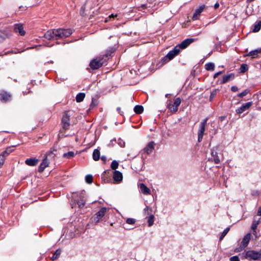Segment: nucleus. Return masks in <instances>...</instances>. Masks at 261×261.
<instances>
[{
  "mask_svg": "<svg viewBox=\"0 0 261 261\" xmlns=\"http://www.w3.org/2000/svg\"><path fill=\"white\" fill-rule=\"evenodd\" d=\"M72 33V30L70 29H53L47 31L44 34V37L48 40H58L66 38Z\"/></svg>",
  "mask_w": 261,
  "mask_h": 261,
  "instance_id": "f257e3e1",
  "label": "nucleus"
},
{
  "mask_svg": "<svg viewBox=\"0 0 261 261\" xmlns=\"http://www.w3.org/2000/svg\"><path fill=\"white\" fill-rule=\"evenodd\" d=\"M114 52V50L113 48H111V50L110 53H108L106 54L105 55L100 56L97 57V58L92 60L89 64L90 67L93 69H97L101 67L106 61L107 58L111 55V54Z\"/></svg>",
  "mask_w": 261,
  "mask_h": 261,
  "instance_id": "f03ea898",
  "label": "nucleus"
},
{
  "mask_svg": "<svg viewBox=\"0 0 261 261\" xmlns=\"http://www.w3.org/2000/svg\"><path fill=\"white\" fill-rule=\"evenodd\" d=\"M244 257L251 260H258L261 258V250L259 251L249 250L243 253Z\"/></svg>",
  "mask_w": 261,
  "mask_h": 261,
  "instance_id": "7ed1b4c3",
  "label": "nucleus"
},
{
  "mask_svg": "<svg viewBox=\"0 0 261 261\" xmlns=\"http://www.w3.org/2000/svg\"><path fill=\"white\" fill-rule=\"evenodd\" d=\"M71 115V112L70 111L64 113L63 115L61 124L63 128L65 130L70 129Z\"/></svg>",
  "mask_w": 261,
  "mask_h": 261,
  "instance_id": "20e7f679",
  "label": "nucleus"
},
{
  "mask_svg": "<svg viewBox=\"0 0 261 261\" xmlns=\"http://www.w3.org/2000/svg\"><path fill=\"white\" fill-rule=\"evenodd\" d=\"M180 51V49L179 48V46L176 45L172 50H170L168 54L163 58L162 59L163 63L165 64L169 62L170 60L173 59L179 53Z\"/></svg>",
  "mask_w": 261,
  "mask_h": 261,
  "instance_id": "39448f33",
  "label": "nucleus"
},
{
  "mask_svg": "<svg viewBox=\"0 0 261 261\" xmlns=\"http://www.w3.org/2000/svg\"><path fill=\"white\" fill-rule=\"evenodd\" d=\"M108 209L106 207L101 208L95 215L92 218V221L97 224L105 215Z\"/></svg>",
  "mask_w": 261,
  "mask_h": 261,
  "instance_id": "423d86ee",
  "label": "nucleus"
},
{
  "mask_svg": "<svg viewBox=\"0 0 261 261\" xmlns=\"http://www.w3.org/2000/svg\"><path fill=\"white\" fill-rule=\"evenodd\" d=\"M181 99L180 98L177 97L175 98L174 100V103L173 104L170 103L168 105V109L172 112H176L178 110V108L180 104L181 103Z\"/></svg>",
  "mask_w": 261,
  "mask_h": 261,
  "instance_id": "0eeeda50",
  "label": "nucleus"
},
{
  "mask_svg": "<svg viewBox=\"0 0 261 261\" xmlns=\"http://www.w3.org/2000/svg\"><path fill=\"white\" fill-rule=\"evenodd\" d=\"M57 151V148L54 146L53 148L50 149L49 151L47 152L46 154H45V156L48 159V160H54L55 158V156H56V152Z\"/></svg>",
  "mask_w": 261,
  "mask_h": 261,
  "instance_id": "6e6552de",
  "label": "nucleus"
},
{
  "mask_svg": "<svg viewBox=\"0 0 261 261\" xmlns=\"http://www.w3.org/2000/svg\"><path fill=\"white\" fill-rule=\"evenodd\" d=\"M205 8V6L204 5H202L200 6L198 8L196 9L195 13L192 17V19L193 20L198 19L201 13L203 12Z\"/></svg>",
  "mask_w": 261,
  "mask_h": 261,
  "instance_id": "1a4fd4ad",
  "label": "nucleus"
},
{
  "mask_svg": "<svg viewBox=\"0 0 261 261\" xmlns=\"http://www.w3.org/2000/svg\"><path fill=\"white\" fill-rule=\"evenodd\" d=\"M49 160L45 156L38 168V171L42 172L49 166Z\"/></svg>",
  "mask_w": 261,
  "mask_h": 261,
  "instance_id": "9d476101",
  "label": "nucleus"
},
{
  "mask_svg": "<svg viewBox=\"0 0 261 261\" xmlns=\"http://www.w3.org/2000/svg\"><path fill=\"white\" fill-rule=\"evenodd\" d=\"M252 105V102H248L243 104L241 107L236 110V112L238 114H241L247 110L249 109Z\"/></svg>",
  "mask_w": 261,
  "mask_h": 261,
  "instance_id": "9b49d317",
  "label": "nucleus"
},
{
  "mask_svg": "<svg viewBox=\"0 0 261 261\" xmlns=\"http://www.w3.org/2000/svg\"><path fill=\"white\" fill-rule=\"evenodd\" d=\"M154 142L151 141L147 144L146 146L143 149V151L148 154H150L154 149Z\"/></svg>",
  "mask_w": 261,
  "mask_h": 261,
  "instance_id": "f8f14e48",
  "label": "nucleus"
},
{
  "mask_svg": "<svg viewBox=\"0 0 261 261\" xmlns=\"http://www.w3.org/2000/svg\"><path fill=\"white\" fill-rule=\"evenodd\" d=\"M194 39L192 38L187 39L184 40L181 43L177 45L179 46V48L184 49L186 48L188 45L192 43L194 41Z\"/></svg>",
  "mask_w": 261,
  "mask_h": 261,
  "instance_id": "ddd939ff",
  "label": "nucleus"
},
{
  "mask_svg": "<svg viewBox=\"0 0 261 261\" xmlns=\"http://www.w3.org/2000/svg\"><path fill=\"white\" fill-rule=\"evenodd\" d=\"M251 239V234L250 233H247L243 239L241 243V247L242 248H245L248 244Z\"/></svg>",
  "mask_w": 261,
  "mask_h": 261,
  "instance_id": "4468645a",
  "label": "nucleus"
},
{
  "mask_svg": "<svg viewBox=\"0 0 261 261\" xmlns=\"http://www.w3.org/2000/svg\"><path fill=\"white\" fill-rule=\"evenodd\" d=\"M16 33H19L21 36H23L25 34V32L23 29V26L21 24H15L14 28Z\"/></svg>",
  "mask_w": 261,
  "mask_h": 261,
  "instance_id": "2eb2a0df",
  "label": "nucleus"
},
{
  "mask_svg": "<svg viewBox=\"0 0 261 261\" xmlns=\"http://www.w3.org/2000/svg\"><path fill=\"white\" fill-rule=\"evenodd\" d=\"M11 95L6 91H2L0 93V99L4 101H7L11 99Z\"/></svg>",
  "mask_w": 261,
  "mask_h": 261,
  "instance_id": "dca6fc26",
  "label": "nucleus"
},
{
  "mask_svg": "<svg viewBox=\"0 0 261 261\" xmlns=\"http://www.w3.org/2000/svg\"><path fill=\"white\" fill-rule=\"evenodd\" d=\"M39 162V160L36 158H30L25 160V163L27 165L34 166L36 165Z\"/></svg>",
  "mask_w": 261,
  "mask_h": 261,
  "instance_id": "f3484780",
  "label": "nucleus"
},
{
  "mask_svg": "<svg viewBox=\"0 0 261 261\" xmlns=\"http://www.w3.org/2000/svg\"><path fill=\"white\" fill-rule=\"evenodd\" d=\"M122 174L119 171H115L113 174L114 180L117 182H120L122 180Z\"/></svg>",
  "mask_w": 261,
  "mask_h": 261,
  "instance_id": "a211bd4d",
  "label": "nucleus"
},
{
  "mask_svg": "<svg viewBox=\"0 0 261 261\" xmlns=\"http://www.w3.org/2000/svg\"><path fill=\"white\" fill-rule=\"evenodd\" d=\"M140 189L142 193L145 195L150 194V190L147 188L144 184L142 183L139 185Z\"/></svg>",
  "mask_w": 261,
  "mask_h": 261,
  "instance_id": "6ab92c4d",
  "label": "nucleus"
},
{
  "mask_svg": "<svg viewBox=\"0 0 261 261\" xmlns=\"http://www.w3.org/2000/svg\"><path fill=\"white\" fill-rule=\"evenodd\" d=\"M86 200L85 199V197L83 195H81L80 196V199L77 200V203L79 205V207L80 208L83 207L85 204Z\"/></svg>",
  "mask_w": 261,
  "mask_h": 261,
  "instance_id": "aec40b11",
  "label": "nucleus"
},
{
  "mask_svg": "<svg viewBox=\"0 0 261 261\" xmlns=\"http://www.w3.org/2000/svg\"><path fill=\"white\" fill-rule=\"evenodd\" d=\"M234 77L233 75L232 74H230L228 75H225L223 77V79L221 83L224 84L228 82L231 79H233Z\"/></svg>",
  "mask_w": 261,
  "mask_h": 261,
  "instance_id": "412c9836",
  "label": "nucleus"
},
{
  "mask_svg": "<svg viewBox=\"0 0 261 261\" xmlns=\"http://www.w3.org/2000/svg\"><path fill=\"white\" fill-rule=\"evenodd\" d=\"M211 154L212 157L213 158L214 162L215 164H219L220 162V159L218 156L217 152L214 151V150L212 151Z\"/></svg>",
  "mask_w": 261,
  "mask_h": 261,
  "instance_id": "4be33fe9",
  "label": "nucleus"
},
{
  "mask_svg": "<svg viewBox=\"0 0 261 261\" xmlns=\"http://www.w3.org/2000/svg\"><path fill=\"white\" fill-rule=\"evenodd\" d=\"M100 158V151L98 149H94L93 152V159L95 161H98Z\"/></svg>",
  "mask_w": 261,
  "mask_h": 261,
  "instance_id": "5701e85b",
  "label": "nucleus"
},
{
  "mask_svg": "<svg viewBox=\"0 0 261 261\" xmlns=\"http://www.w3.org/2000/svg\"><path fill=\"white\" fill-rule=\"evenodd\" d=\"M85 97V94L84 93H79L76 96V100L77 102L82 101Z\"/></svg>",
  "mask_w": 261,
  "mask_h": 261,
  "instance_id": "b1692460",
  "label": "nucleus"
},
{
  "mask_svg": "<svg viewBox=\"0 0 261 261\" xmlns=\"http://www.w3.org/2000/svg\"><path fill=\"white\" fill-rule=\"evenodd\" d=\"M261 28V21H258L256 24H255L253 27L252 31L253 32H258Z\"/></svg>",
  "mask_w": 261,
  "mask_h": 261,
  "instance_id": "393cba45",
  "label": "nucleus"
},
{
  "mask_svg": "<svg viewBox=\"0 0 261 261\" xmlns=\"http://www.w3.org/2000/svg\"><path fill=\"white\" fill-rule=\"evenodd\" d=\"M134 110L137 114H141L143 111V107L142 106L137 105L134 107Z\"/></svg>",
  "mask_w": 261,
  "mask_h": 261,
  "instance_id": "a878e982",
  "label": "nucleus"
},
{
  "mask_svg": "<svg viewBox=\"0 0 261 261\" xmlns=\"http://www.w3.org/2000/svg\"><path fill=\"white\" fill-rule=\"evenodd\" d=\"M61 253V251L60 249H58L53 254V256L51 257V259L54 261L57 259L60 255Z\"/></svg>",
  "mask_w": 261,
  "mask_h": 261,
  "instance_id": "bb28decb",
  "label": "nucleus"
},
{
  "mask_svg": "<svg viewBox=\"0 0 261 261\" xmlns=\"http://www.w3.org/2000/svg\"><path fill=\"white\" fill-rule=\"evenodd\" d=\"M260 52V49H256L254 50H252L249 52V53L248 54V56H252L253 58H255L256 56H257L258 54H259Z\"/></svg>",
  "mask_w": 261,
  "mask_h": 261,
  "instance_id": "cd10ccee",
  "label": "nucleus"
},
{
  "mask_svg": "<svg viewBox=\"0 0 261 261\" xmlns=\"http://www.w3.org/2000/svg\"><path fill=\"white\" fill-rule=\"evenodd\" d=\"M259 223V221L258 220L257 221H254L253 222V223L252 224L251 228L253 231V233L254 235H256V232L255 230H256Z\"/></svg>",
  "mask_w": 261,
  "mask_h": 261,
  "instance_id": "c85d7f7f",
  "label": "nucleus"
},
{
  "mask_svg": "<svg viewBox=\"0 0 261 261\" xmlns=\"http://www.w3.org/2000/svg\"><path fill=\"white\" fill-rule=\"evenodd\" d=\"M207 121V119L205 118L204 119L200 124V128L199 130H205V125L206 124Z\"/></svg>",
  "mask_w": 261,
  "mask_h": 261,
  "instance_id": "c756f323",
  "label": "nucleus"
},
{
  "mask_svg": "<svg viewBox=\"0 0 261 261\" xmlns=\"http://www.w3.org/2000/svg\"><path fill=\"white\" fill-rule=\"evenodd\" d=\"M205 69L207 70H214L215 68V65L213 63H208L205 64Z\"/></svg>",
  "mask_w": 261,
  "mask_h": 261,
  "instance_id": "7c9ffc66",
  "label": "nucleus"
},
{
  "mask_svg": "<svg viewBox=\"0 0 261 261\" xmlns=\"http://www.w3.org/2000/svg\"><path fill=\"white\" fill-rule=\"evenodd\" d=\"M74 155V153L73 151H69L67 153H65L63 154V157L67 158L68 159H71L73 158Z\"/></svg>",
  "mask_w": 261,
  "mask_h": 261,
  "instance_id": "2f4dec72",
  "label": "nucleus"
},
{
  "mask_svg": "<svg viewBox=\"0 0 261 261\" xmlns=\"http://www.w3.org/2000/svg\"><path fill=\"white\" fill-rule=\"evenodd\" d=\"M230 228L229 227H227L226 229L224 230V231L222 232V233L221 234V236L220 237V241H221L223 240L224 237L226 235V234L228 232Z\"/></svg>",
  "mask_w": 261,
  "mask_h": 261,
  "instance_id": "473e14b6",
  "label": "nucleus"
},
{
  "mask_svg": "<svg viewBox=\"0 0 261 261\" xmlns=\"http://www.w3.org/2000/svg\"><path fill=\"white\" fill-rule=\"evenodd\" d=\"M154 216L153 215H151L149 217L148 219V226L150 227L152 226L154 222Z\"/></svg>",
  "mask_w": 261,
  "mask_h": 261,
  "instance_id": "72a5a7b5",
  "label": "nucleus"
},
{
  "mask_svg": "<svg viewBox=\"0 0 261 261\" xmlns=\"http://www.w3.org/2000/svg\"><path fill=\"white\" fill-rule=\"evenodd\" d=\"M118 165L119 163L117 161H113L111 163V167L113 170H116L118 168Z\"/></svg>",
  "mask_w": 261,
  "mask_h": 261,
  "instance_id": "f704fd0d",
  "label": "nucleus"
},
{
  "mask_svg": "<svg viewBox=\"0 0 261 261\" xmlns=\"http://www.w3.org/2000/svg\"><path fill=\"white\" fill-rule=\"evenodd\" d=\"M248 69V65L246 64H242L241 65L240 70L241 72H245Z\"/></svg>",
  "mask_w": 261,
  "mask_h": 261,
  "instance_id": "c9c22d12",
  "label": "nucleus"
},
{
  "mask_svg": "<svg viewBox=\"0 0 261 261\" xmlns=\"http://www.w3.org/2000/svg\"><path fill=\"white\" fill-rule=\"evenodd\" d=\"M144 211L145 215H152V209L150 207L146 206V207L144 209Z\"/></svg>",
  "mask_w": 261,
  "mask_h": 261,
  "instance_id": "e433bc0d",
  "label": "nucleus"
},
{
  "mask_svg": "<svg viewBox=\"0 0 261 261\" xmlns=\"http://www.w3.org/2000/svg\"><path fill=\"white\" fill-rule=\"evenodd\" d=\"M12 152V149L11 148H8L6 149L5 151L3 152L2 154H4V156H5V158H6V157L7 156Z\"/></svg>",
  "mask_w": 261,
  "mask_h": 261,
  "instance_id": "4c0bfd02",
  "label": "nucleus"
},
{
  "mask_svg": "<svg viewBox=\"0 0 261 261\" xmlns=\"http://www.w3.org/2000/svg\"><path fill=\"white\" fill-rule=\"evenodd\" d=\"M12 152V149L11 148H8L6 149L5 151L3 152L2 154H4V156H5V158H6V157L7 156Z\"/></svg>",
  "mask_w": 261,
  "mask_h": 261,
  "instance_id": "58836bf2",
  "label": "nucleus"
},
{
  "mask_svg": "<svg viewBox=\"0 0 261 261\" xmlns=\"http://www.w3.org/2000/svg\"><path fill=\"white\" fill-rule=\"evenodd\" d=\"M12 152V149L11 148H8L6 149L5 151L3 152L2 154H4V156H5V158H6V157L7 156Z\"/></svg>",
  "mask_w": 261,
  "mask_h": 261,
  "instance_id": "ea45409f",
  "label": "nucleus"
},
{
  "mask_svg": "<svg viewBox=\"0 0 261 261\" xmlns=\"http://www.w3.org/2000/svg\"><path fill=\"white\" fill-rule=\"evenodd\" d=\"M85 180L88 184H91L93 181V177L91 175H87L85 177Z\"/></svg>",
  "mask_w": 261,
  "mask_h": 261,
  "instance_id": "a19ab883",
  "label": "nucleus"
},
{
  "mask_svg": "<svg viewBox=\"0 0 261 261\" xmlns=\"http://www.w3.org/2000/svg\"><path fill=\"white\" fill-rule=\"evenodd\" d=\"M218 91V89H214L213 90V91L211 92V95H210V100H212V99L214 98V97L216 95L217 92Z\"/></svg>",
  "mask_w": 261,
  "mask_h": 261,
  "instance_id": "79ce46f5",
  "label": "nucleus"
},
{
  "mask_svg": "<svg viewBox=\"0 0 261 261\" xmlns=\"http://www.w3.org/2000/svg\"><path fill=\"white\" fill-rule=\"evenodd\" d=\"M249 93V90L246 89L238 95L240 97H243Z\"/></svg>",
  "mask_w": 261,
  "mask_h": 261,
  "instance_id": "37998d69",
  "label": "nucleus"
},
{
  "mask_svg": "<svg viewBox=\"0 0 261 261\" xmlns=\"http://www.w3.org/2000/svg\"><path fill=\"white\" fill-rule=\"evenodd\" d=\"M204 135V132H199L198 134V141L201 142L202 141L203 136Z\"/></svg>",
  "mask_w": 261,
  "mask_h": 261,
  "instance_id": "c03bdc74",
  "label": "nucleus"
},
{
  "mask_svg": "<svg viewBox=\"0 0 261 261\" xmlns=\"http://www.w3.org/2000/svg\"><path fill=\"white\" fill-rule=\"evenodd\" d=\"M5 160V156L4 154H0V168L3 165Z\"/></svg>",
  "mask_w": 261,
  "mask_h": 261,
  "instance_id": "a18cd8bd",
  "label": "nucleus"
},
{
  "mask_svg": "<svg viewBox=\"0 0 261 261\" xmlns=\"http://www.w3.org/2000/svg\"><path fill=\"white\" fill-rule=\"evenodd\" d=\"M126 223L128 224H134L136 222V220L133 218H128L126 221Z\"/></svg>",
  "mask_w": 261,
  "mask_h": 261,
  "instance_id": "49530a36",
  "label": "nucleus"
},
{
  "mask_svg": "<svg viewBox=\"0 0 261 261\" xmlns=\"http://www.w3.org/2000/svg\"><path fill=\"white\" fill-rule=\"evenodd\" d=\"M230 261H240L239 258L237 256H233L230 258Z\"/></svg>",
  "mask_w": 261,
  "mask_h": 261,
  "instance_id": "de8ad7c7",
  "label": "nucleus"
},
{
  "mask_svg": "<svg viewBox=\"0 0 261 261\" xmlns=\"http://www.w3.org/2000/svg\"><path fill=\"white\" fill-rule=\"evenodd\" d=\"M231 90L233 92H237L238 90V89L237 86H233L231 87Z\"/></svg>",
  "mask_w": 261,
  "mask_h": 261,
  "instance_id": "09e8293b",
  "label": "nucleus"
},
{
  "mask_svg": "<svg viewBox=\"0 0 261 261\" xmlns=\"http://www.w3.org/2000/svg\"><path fill=\"white\" fill-rule=\"evenodd\" d=\"M222 71H219L217 73H216L214 75V78L216 79L218 75H219L220 74H221Z\"/></svg>",
  "mask_w": 261,
  "mask_h": 261,
  "instance_id": "8fccbe9b",
  "label": "nucleus"
},
{
  "mask_svg": "<svg viewBox=\"0 0 261 261\" xmlns=\"http://www.w3.org/2000/svg\"><path fill=\"white\" fill-rule=\"evenodd\" d=\"M219 4L217 2L215 4L214 8H215V9H217L219 8Z\"/></svg>",
  "mask_w": 261,
  "mask_h": 261,
  "instance_id": "3c124183",
  "label": "nucleus"
},
{
  "mask_svg": "<svg viewBox=\"0 0 261 261\" xmlns=\"http://www.w3.org/2000/svg\"><path fill=\"white\" fill-rule=\"evenodd\" d=\"M257 215L258 216H261V207L258 210Z\"/></svg>",
  "mask_w": 261,
  "mask_h": 261,
  "instance_id": "603ef678",
  "label": "nucleus"
},
{
  "mask_svg": "<svg viewBox=\"0 0 261 261\" xmlns=\"http://www.w3.org/2000/svg\"><path fill=\"white\" fill-rule=\"evenodd\" d=\"M7 36L6 35H5V36H1L0 37V41L3 40L4 39H5V38L6 37H7Z\"/></svg>",
  "mask_w": 261,
  "mask_h": 261,
  "instance_id": "864d4df0",
  "label": "nucleus"
},
{
  "mask_svg": "<svg viewBox=\"0 0 261 261\" xmlns=\"http://www.w3.org/2000/svg\"><path fill=\"white\" fill-rule=\"evenodd\" d=\"M120 110H121L120 108L118 107V108H117V111H118V113H119L120 114H121V111H120Z\"/></svg>",
  "mask_w": 261,
  "mask_h": 261,
  "instance_id": "5fc2aeb1",
  "label": "nucleus"
},
{
  "mask_svg": "<svg viewBox=\"0 0 261 261\" xmlns=\"http://www.w3.org/2000/svg\"><path fill=\"white\" fill-rule=\"evenodd\" d=\"M63 137V135L62 134V133H60L59 135H58V137L59 138H61V137Z\"/></svg>",
  "mask_w": 261,
  "mask_h": 261,
  "instance_id": "6e6d98bb",
  "label": "nucleus"
},
{
  "mask_svg": "<svg viewBox=\"0 0 261 261\" xmlns=\"http://www.w3.org/2000/svg\"><path fill=\"white\" fill-rule=\"evenodd\" d=\"M116 16H117V15H114V14H111L110 16V17H114Z\"/></svg>",
  "mask_w": 261,
  "mask_h": 261,
  "instance_id": "4d7b16f0",
  "label": "nucleus"
},
{
  "mask_svg": "<svg viewBox=\"0 0 261 261\" xmlns=\"http://www.w3.org/2000/svg\"><path fill=\"white\" fill-rule=\"evenodd\" d=\"M254 0H247V2H253L254 1Z\"/></svg>",
  "mask_w": 261,
  "mask_h": 261,
  "instance_id": "13d9d810",
  "label": "nucleus"
},
{
  "mask_svg": "<svg viewBox=\"0 0 261 261\" xmlns=\"http://www.w3.org/2000/svg\"><path fill=\"white\" fill-rule=\"evenodd\" d=\"M142 7H144V8L146 7L145 5H142Z\"/></svg>",
  "mask_w": 261,
  "mask_h": 261,
  "instance_id": "bf43d9fd",
  "label": "nucleus"
},
{
  "mask_svg": "<svg viewBox=\"0 0 261 261\" xmlns=\"http://www.w3.org/2000/svg\"><path fill=\"white\" fill-rule=\"evenodd\" d=\"M225 118L224 117H223V118H221V120H222L223 119H224Z\"/></svg>",
  "mask_w": 261,
  "mask_h": 261,
  "instance_id": "052dcab7",
  "label": "nucleus"
}]
</instances>
